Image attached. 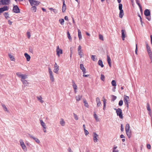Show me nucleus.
<instances>
[{
    "mask_svg": "<svg viewBox=\"0 0 152 152\" xmlns=\"http://www.w3.org/2000/svg\"><path fill=\"white\" fill-rule=\"evenodd\" d=\"M83 102L84 103V106L88 108L89 107V105L86 99H83Z\"/></svg>",
    "mask_w": 152,
    "mask_h": 152,
    "instance_id": "4be33fe9",
    "label": "nucleus"
},
{
    "mask_svg": "<svg viewBox=\"0 0 152 152\" xmlns=\"http://www.w3.org/2000/svg\"><path fill=\"white\" fill-rule=\"evenodd\" d=\"M73 115H74V118L76 120H78V118L77 116V115L75 113H73Z\"/></svg>",
    "mask_w": 152,
    "mask_h": 152,
    "instance_id": "a18cd8bd",
    "label": "nucleus"
},
{
    "mask_svg": "<svg viewBox=\"0 0 152 152\" xmlns=\"http://www.w3.org/2000/svg\"><path fill=\"white\" fill-rule=\"evenodd\" d=\"M60 123V124L62 126H64L65 125V122L63 118H61V119Z\"/></svg>",
    "mask_w": 152,
    "mask_h": 152,
    "instance_id": "a878e982",
    "label": "nucleus"
},
{
    "mask_svg": "<svg viewBox=\"0 0 152 152\" xmlns=\"http://www.w3.org/2000/svg\"><path fill=\"white\" fill-rule=\"evenodd\" d=\"M4 15L6 19H8L10 18L9 14L8 12H5L4 13Z\"/></svg>",
    "mask_w": 152,
    "mask_h": 152,
    "instance_id": "f704fd0d",
    "label": "nucleus"
},
{
    "mask_svg": "<svg viewBox=\"0 0 152 152\" xmlns=\"http://www.w3.org/2000/svg\"><path fill=\"white\" fill-rule=\"evenodd\" d=\"M94 118H95L96 121L97 122L99 121V119L97 115L96 114V113L95 112L94 113Z\"/></svg>",
    "mask_w": 152,
    "mask_h": 152,
    "instance_id": "2f4dec72",
    "label": "nucleus"
},
{
    "mask_svg": "<svg viewBox=\"0 0 152 152\" xmlns=\"http://www.w3.org/2000/svg\"><path fill=\"white\" fill-rule=\"evenodd\" d=\"M111 59L110 57L108 56H107V61L108 64H109L110 63H111Z\"/></svg>",
    "mask_w": 152,
    "mask_h": 152,
    "instance_id": "c03bdc74",
    "label": "nucleus"
},
{
    "mask_svg": "<svg viewBox=\"0 0 152 152\" xmlns=\"http://www.w3.org/2000/svg\"><path fill=\"white\" fill-rule=\"evenodd\" d=\"M122 38L123 40H124V38L126 37V32L125 30H121Z\"/></svg>",
    "mask_w": 152,
    "mask_h": 152,
    "instance_id": "f3484780",
    "label": "nucleus"
},
{
    "mask_svg": "<svg viewBox=\"0 0 152 152\" xmlns=\"http://www.w3.org/2000/svg\"><path fill=\"white\" fill-rule=\"evenodd\" d=\"M41 124L43 127V128H46V126L45 124L44 123L42 120H40Z\"/></svg>",
    "mask_w": 152,
    "mask_h": 152,
    "instance_id": "393cba45",
    "label": "nucleus"
},
{
    "mask_svg": "<svg viewBox=\"0 0 152 152\" xmlns=\"http://www.w3.org/2000/svg\"><path fill=\"white\" fill-rule=\"evenodd\" d=\"M104 78H105L104 76L102 74H101V79L102 80L104 81Z\"/></svg>",
    "mask_w": 152,
    "mask_h": 152,
    "instance_id": "49530a36",
    "label": "nucleus"
},
{
    "mask_svg": "<svg viewBox=\"0 0 152 152\" xmlns=\"http://www.w3.org/2000/svg\"><path fill=\"white\" fill-rule=\"evenodd\" d=\"M136 3L138 6H140L141 5L139 2V0H135Z\"/></svg>",
    "mask_w": 152,
    "mask_h": 152,
    "instance_id": "5fc2aeb1",
    "label": "nucleus"
},
{
    "mask_svg": "<svg viewBox=\"0 0 152 152\" xmlns=\"http://www.w3.org/2000/svg\"><path fill=\"white\" fill-rule=\"evenodd\" d=\"M96 101L97 103V107H99L101 105V103L100 101V99L97 97L96 98Z\"/></svg>",
    "mask_w": 152,
    "mask_h": 152,
    "instance_id": "dca6fc26",
    "label": "nucleus"
},
{
    "mask_svg": "<svg viewBox=\"0 0 152 152\" xmlns=\"http://www.w3.org/2000/svg\"><path fill=\"white\" fill-rule=\"evenodd\" d=\"M9 9V7L7 6H4L0 8V15L3 12L7 11Z\"/></svg>",
    "mask_w": 152,
    "mask_h": 152,
    "instance_id": "9d476101",
    "label": "nucleus"
},
{
    "mask_svg": "<svg viewBox=\"0 0 152 152\" xmlns=\"http://www.w3.org/2000/svg\"><path fill=\"white\" fill-rule=\"evenodd\" d=\"M126 132L131 131L130 130L129 124H127L125 127Z\"/></svg>",
    "mask_w": 152,
    "mask_h": 152,
    "instance_id": "412c9836",
    "label": "nucleus"
},
{
    "mask_svg": "<svg viewBox=\"0 0 152 152\" xmlns=\"http://www.w3.org/2000/svg\"><path fill=\"white\" fill-rule=\"evenodd\" d=\"M121 131L122 132H123L124 131V128L123 126V125L122 124H121Z\"/></svg>",
    "mask_w": 152,
    "mask_h": 152,
    "instance_id": "680f3d73",
    "label": "nucleus"
},
{
    "mask_svg": "<svg viewBox=\"0 0 152 152\" xmlns=\"http://www.w3.org/2000/svg\"><path fill=\"white\" fill-rule=\"evenodd\" d=\"M98 64L102 67H103L104 66V65L103 64L102 61L101 60H99L98 62Z\"/></svg>",
    "mask_w": 152,
    "mask_h": 152,
    "instance_id": "cd10ccee",
    "label": "nucleus"
},
{
    "mask_svg": "<svg viewBox=\"0 0 152 152\" xmlns=\"http://www.w3.org/2000/svg\"><path fill=\"white\" fill-rule=\"evenodd\" d=\"M147 147L148 149H150L151 148V145L150 144H148L147 145Z\"/></svg>",
    "mask_w": 152,
    "mask_h": 152,
    "instance_id": "052dcab7",
    "label": "nucleus"
},
{
    "mask_svg": "<svg viewBox=\"0 0 152 152\" xmlns=\"http://www.w3.org/2000/svg\"><path fill=\"white\" fill-rule=\"evenodd\" d=\"M27 75H26L22 74L21 75L20 78H21V79L25 80V79L27 78Z\"/></svg>",
    "mask_w": 152,
    "mask_h": 152,
    "instance_id": "c9c22d12",
    "label": "nucleus"
},
{
    "mask_svg": "<svg viewBox=\"0 0 152 152\" xmlns=\"http://www.w3.org/2000/svg\"><path fill=\"white\" fill-rule=\"evenodd\" d=\"M144 14L145 16L147 17L146 18V19L150 21L151 19V17L150 16L151 12L148 9L145 10L144 12Z\"/></svg>",
    "mask_w": 152,
    "mask_h": 152,
    "instance_id": "f03ea898",
    "label": "nucleus"
},
{
    "mask_svg": "<svg viewBox=\"0 0 152 152\" xmlns=\"http://www.w3.org/2000/svg\"><path fill=\"white\" fill-rule=\"evenodd\" d=\"M21 81L23 82V84L25 86H27L28 84V82L25 80H21Z\"/></svg>",
    "mask_w": 152,
    "mask_h": 152,
    "instance_id": "c756f323",
    "label": "nucleus"
},
{
    "mask_svg": "<svg viewBox=\"0 0 152 152\" xmlns=\"http://www.w3.org/2000/svg\"><path fill=\"white\" fill-rule=\"evenodd\" d=\"M9 56L12 61H13V59H14L13 56L10 54L9 55Z\"/></svg>",
    "mask_w": 152,
    "mask_h": 152,
    "instance_id": "09e8293b",
    "label": "nucleus"
},
{
    "mask_svg": "<svg viewBox=\"0 0 152 152\" xmlns=\"http://www.w3.org/2000/svg\"><path fill=\"white\" fill-rule=\"evenodd\" d=\"M48 69L50 80L52 82H53L54 81V78L53 72L50 67H48Z\"/></svg>",
    "mask_w": 152,
    "mask_h": 152,
    "instance_id": "423d86ee",
    "label": "nucleus"
},
{
    "mask_svg": "<svg viewBox=\"0 0 152 152\" xmlns=\"http://www.w3.org/2000/svg\"><path fill=\"white\" fill-rule=\"evenodd\" d=\"M12 11L13 12L15 13H18L20 12L19 9L17 5H15L14 6Z\"/></svg>",
    "mask_w": 152,
    "mask_h": 152,
    "instance_id": "1a4fd4ad",
    "label": "nucleus"
},
{
    "mask_svg": "<svg viewBox=\"0 0 152 152\" xmlns=\"http://www.w3.org/2000/svg\"><path fill=\"white\" fill-rule=\"evenodd\" d=\"M28 135L31 138L33 139L37 143H39L40 142L39 140L36 137H34V136L31 135V134H28Z\"/></svg>",
    "mask_w": 152,
    "mask_h": 152,
    "instance_id": "f8f14e48",
    "label": "nucleus"
},
{
    "mask_svg": "<svg viewBox=\"0 0 152 152\" xmlns=\"http://www.w3.org/2000/svg\"><path fill=\"white\" fill-rule=\"evenodd\" d=\"M147 110L148 111H150L151 110V109L150 108V104L148 103H147Z\"/></svg>",
    "mask_w": 152,
    "mask_h": 152,
    "instance_id": "37998d69",
    "label": "nucleus"
},
{
    "mask_svg": "<svg viewBox=\"0 0 152 152\" xmlns=\"http://www.w3.org/2000/svg\"><path fill=\"white\" fill-rule=\"evenodd\" d=\"M20 146H21L22 148L23 151L26 152L27 151V148L24 143L22 139H20Z\"/></svg>",
    "mask_w": 152,
    "mask_h": 152,
    "instance_id": "7ed1b4c3",
    "label": "nucleus"
},
{
    "mask_svg": "<svg viewBox=\"0 0 152 152\" xmlns=\"http://www.w3.org/2000/svg\"><path fill=\"white\" fill-rule=\"evenodd\" d=\"M84 131L85 134L86 135H87L88 134H89V132L87 130H86V129H84Z\"/></svg>",
    "mask_w": 152,
    "mask_h": 152,
    "instance_id": "8fccbe9b",
    "label": "nucleus"
},
{
    "mask_svg": "<svg viewBox=\"0 0 152 152\" xmlns=\"http://www.w3.org/2000/svg\"><path fill=\"white\" fill-rule=\"evenodd\" d=\"M148 54L151 60H152V54L151 52L148 53Z\"/></svg>",
    "mask_w": 152,
    "mask_h": 152,
    "instance_id": "4d7b16f0",
    "label": "nucleus"
},
{
    "mask_svg": "<svg viewBox=\"0 0 152 152\" xmlns=\"http://www.w3.org/2000/svg\"><path fill=\"white\" fill-rule=\"evenodd\" d=\"M69 152H73L71 150V149L70 148H69L68 149Z\"/></svg>",
    "mask_w": 152,
    "mask_h": 152,
    "instance_id": "0e129e2a",
    "label": "nucleus"
},
{
    "mask_svg": "<svg viewBox=\"0 0 152 152\" xmlns=\"http://www.w3.org/2000/svg\"><path fill=\"white\" fill-rule=\"evenodd\" d=\"M95 55H92L91 56V59L94 61H96L97 59L96 58H95Z\"/></svg>",
    "mask_w": 152,
    "mask_h": 152,
    "instance_id": "a19ab883",
    "label": "nucleus"
},
{
    "mask_svg": "<svg viewBox=\"0 0 152 152\" xmlns=\"http://www.w3.org/2000/svg\"><path fill=\"white\" fill-rule=\"evenodd\" d=\"M67 36L68 38L69 39L70 41H71L72 40V37L70 36V34L69 31H67Z\"/></svg>",
    "mask_w": 152,
    "mask_h": 152,
    "instance_id": "e433bc0d",
    "label": "nucleus"
},
{
    "mask_svg": "<svg viewBox=\"0 0 152 152\" xmlns=\"http://www.w3.org/2000/svg\"><path fill=\"white\" fill-rule=\"evenodd\" d=\"M72 86L74 90H77V85L75 83L74 81H72Z\"/></svg>",
    "mask_w": 152,
    "mask_h": 152,
    "instance_id": "5701e85b",
    "label": "nucleus"
},
{
    "mask_svg": "<svg viewBox=\"0 0 152 152\" xmlns=\"http://www.w3.org/2000/svg\"><path fill=\"white\" fill-rule=\"evenodd\" d=\"M80 68L81 70H82L83 74L86 73V69L84 67V65L83 64H80Z\"/></svg>",
    "mask_w": 152,
    "mask_h": 152,
    "instance_id": "a211bd4d",
    "label": "nucleus"
},
{
    "mask_svg": "<svg viewBox=\"0 0 152 152\" xmlns=\"http://www.w3.org/2000/svg\"><path fill=\"white\" fill-rule=\"evenodd\" d=\"M118 9L120 10L119 14V17L120 18H122L124 15V12L122 9V4H118Z\"/></svg>",
    "mask_w": 152,
    "mask_h": 152,
    "instance_id": "f257e3e1",
    "label": "nucleus"
},
{
    "mask_svg": "<svg viewBox=\"0 0 152 152\" xmlns=\"http://www.w3.org/2000/svg\"><path fill=\"white\" fill-rule=\"evenodd\" d=\"M16 75L19 77H20L21 75H22V74H21L20 72H17L16 73Z\"/></svg>",
    "mask_w": 152,
    "mask_h": 152,
    "instance_id": "603ef678",
    "label": "nucleus"
},
{
    "mask_svg": "<svg viewBox=\"0 0 152 152\" xmlns=\"http://www.w3.org/2000/svg\"><path fill=\"white\" fill-rule=\"evenodd\" d=\"M81 47L80 45L78 46V53L79 56H80V58H81L83 54V53L82 52V50L81 49Z\"/></svg>",
    "mask_w": 152,
    "mask_h": 152,
    "instance_id": "0eeeda50",
    "label": "nucleus"
},
{
    "mask_svg": "<svg viewBox=\"0 0 152 152\" xmlns=\"http://www.w3.org/2000/svg\"><path fill=\"white\" fill-rule=\"evenodd\" d=\"M151 44L152 45V35H150Z\"/></svg>",
    "mask_w": 152,
    "mask_h": 152,
    "instance_id": "774afa93",
    "label": "nucleus"
},
{
    "mask_svg": "<svg viewBox=\"0 0 152 152\" xmlns=\"http://www.w3.org/2000/svg\"><path fill=\"white\" fill-rule=\"evenodd\" d=\"M27 35L28 38V39H30L31 37L30 33L29 32H27Z\"/></svg>",
    "mask_w": 152,
    "mask_h": 152,
    "instance_id": "3c124183",
    "label": "nucleus"
},
{
    "mask_svg": "<svg viewBox=\"0 0 152 152\" xmlns=\"http://www.w3.org/2000/svg\"><path fill=\"white\" fill-rule=\"evenodd\" d=\"M53 11L55 13H56L57 12V10L55 9H53Z\"/></svg>",
    "mask_w": 152,
    "mask_h": 152,
    "instance_id": "e2e57ef3",
    "label": "nucleus"
},
{
    "mask_svg": "<svg viewBox=\"0 0 152 152\" xmlns=\"http://www.w3.org/2000/svg\"><path fill=\"white\" fill-rule=\"evenodd\" d=\"M146 49L148 53H151V51L150 49V48L148 45L147 42H146Z\"/></svg>",
    "mask_w": 152,
    "mask_h": 152,
    "instance_id": "6ab92c4d",
    "label": "nucleus"
},
{
    "mask_svg": "<svg viewBox=\"0 0 152 152\" xmlns=\"http://www.w3.org/2000/svg\"><path fill=\"white\" fill-rule=\"evenodd\" d=\"M82 97V95H78L75 96V98L77 101H79Z\"/></svg>",
    "mask_w": 152,
    "mask_h": 152,
    "instance_id": "b1692460",
    "label": "nucleus"
},
{
    "mask_svg": "<svg viewBox=\"0 0 152 152\" xmlns=\"http://www.w3.org/2000/svg\"><path fill=\"white\" fill-rule=\"evenodd\" d=\"M111 84L113 86H116V82L115 80H113L112 81Z\"/></svg>",
    "mask_w": 152,
    "mask_h": 152,
    "instance_id": "ea45409f",
    "label": "nucleus"
},
{
    "mask_svg": "<svg viewBox=\"0 0 152 152\" xmlns=\"http://www.w3.org/2000/svg\"><path fill=\"white\" fill-rule=\"evenodd\" d=\"M139 7L140 8V11L141 13H142L143 12H142V10L141 6L140 5V6H139Z\"/></svg>",
    "mask_w": 152,
    "mask_h": 152,
    "instance_id": "13d9d810",
    "label": "nucleus"
},
{
    "mask_svg": "<svg viewBox=\"0 0 152 152\" xmlns=\"http://www.w3.org/2000/svg\"><path fill=\"white\" fill-rule=\"evenodd\" d=\"M129 97L128 96H127L126 95H124V101L125 104H129Z\"/></svg>",
    "mask_w": 152,
    "mask_h": 152,
    "instance_id": "6e6552de",
    "label": "nucleus"
},
{
    "mask_svg": "<svg viewBox=\"0 0 152 152\" xmlns=\"http://www.w3.org/2000/svg\"><path fill=\"white\" fill-rule=\"evenodd\" d=\"M29 2L30 4L32 6H37L39 4L40 2L34 0H29Z\"/></svg>",
    "mask_w": 152,
    "mask_h": 152,
    "instance_id": "39448f33",
    "label": "nucleus"
},
{
    "mask_svg": "<svg viewBox=\"0 0 152 152\" xmlns=\"http://www.w3.org/2000/svg\"><path fill=\"white\" fill-rule=\"evenodd\" d=\"M54 72L58 74V71L59 70V66L57 65L56 63H55L54 64Z\"/></svg>",
    "mask_w": 152,
    "mask_h": 152,
    "instance_id": "9b49d317",
    "label": "nucleus"
},
{
    "mask_svg": "<svg viewBox=\"0 0 152 152\" xmlns=\"http://www.w3.org/2000/svg\"><path fill=\"white\" fill-rule=\"evenodd\" d=\"M64 19L65 20H68V18L67 16H65L64 17Z\"/></svg>",
    "mask_w": 152,
    "mask_h": 152,
    "instance_id": "338daca9",
    "label": "nucleus"
},
{
    "mask_svg": "<svg viewBox=\"0 0 152 152\" xmlns=\"http://www.w3.org/2000/svg\"><path fill=\"white\" fill-rule=\"evenodd\" d=\"M1 105L5 111H8L7 107L4 104H2Z\"/></svg>",
    "mask_w": 152,
    "mask_h": 152,
    "instance_id": "4c0bfd02",
    "label": "nucleus"
},
{
    "mask_svg": "<svg viewBox=\"0 0 152 152\" xmlns=\"http://www.w3.org/2000/svg\"><path fill=\"white\" fill-rule=\"evenodd\" d=\"M126 134L129 138L131 136L132 133L131 131H129L126 132Z\"/></svg>",
    "mask_w": 152,
    "mask_h": 152,
    "instance_id": "7c9ffc66",
    "label": "nucleus"
},
{
    "mask_svg": "<svg viewBox=\"0 0 152 152\" xmlns=\"http://www.w3.org/2000/svg\"><path fill=\"white\" fill-rule=\"evenodd\" d=\"M37 98L38 100L41 103H43L44 102V101L42 100V98L41 96H37Z\"/></svg>",
    "mask_w": 152,
    "mask_h": 152,
    "instance_id": "473e14b6",
    "label": "nucleus"
},
{
    "mask_svg": "<svg viewBox=\"0 0 152 152\" xmlns=\"http://www.w3.org/2000/svg\"><path fill=\"white\" fill-rule=\"evenodd\" d=\"M56 52L58 56H59L60 54L62 53V50L61 49H59V47L58 46L57 47Z\"/></svg>",
    "mask_w": 152,
    "mask_h": 152,
    "instance_id": "2eb2a0df",
    "label": "nucleus"
},
{
    "mask_svg": "<svg viewBox=\"0 0 152 152\" xmlns=\"http://www.w3.org/2000/svg\"><path fill=\"white\" fill-rule=\"evenodd\" d=\"M1 2L3 5H8L10 2V0H1Z\"/></svg>",
    "mask_w": 152,
    "mask_h": 152,
    "instance_id": "4468645a",
    "label": "nucleus"
},
{
    "mask_svg": "<svg viewBox=\"0 0 152 152\" xmlns=\"http://www.w3.org/2000/svg\"><path fill=\"white\" fill-rule=\"evenodd\" d=\"M31 10L32 12H35L37 10V8L35 6H33L31 8Z\"/></svg>",
    "mask_w": 152,
    "mask_h": 152,
    "instance_id": "72a5a7b5",
    "label": "nucleus"
},
{
    "mask_svg": "<svg viewBox=\"0 0 152 152\" xmlns=\"http://www.w3.org/2000/svg\"><path fill=\"white\" fill-rule=\"evenodd\" d=\"M78 37L80 40L82 38V37L81 35V33L80 30L78 29Z\"/></svg>",
    "mask_w": 152,
    "mask_h": 152,
    "instance_id": "bb28decb",
    "label": "nucleus"
},
{
    "mask_svg": "<svg viewBox=\"0 0 152 152\" xmlns=\"http://www.w3.org/2000/svg\"><path fill=\"white\" fill-rule=\"evenodd\" d=\"M66 6L65 4H63L62 7V11L63 12H64L66 9Z\"/></svg>",
    "mask_w": 152,
    "mask_h": 152,
    "instance_id": "c85d7f7f",
    "label": "nucleus"
},
{
    "mask_svg": "<svg viewBox=\"0 0 152 152\" xmlns=\"http://www.w3.org/2000/svg\"><path fill=\"white\" fill-rule=\"evenodd\" d=\"M93 140L94 142H97L98 140L97 137H98V135L95 132L93 133Z\"/></svg>",
    "mask_w": 152,
    "mask_h": 152,
    "instance_id": "ddd939ff",
    "label": "nucleus"
},
{
    "mask_svg": "<svg viewBox=\"0 0 152 152\" xmlns=\"http://www.w3.org/2000/svg\"><path fill=\"white\" fill-rule=\"evenodd\" d=\"M24 56L26 59V60L27 61H29L30 60L31 57L29 55L26 53H25L24 54Z\"/></svg>",
    "mask_w": 152,
    "mask_h": 152,
    "instance_id": "aec40b11",
    "label": "nucleus"
},
{
    "mask_svg": "<svg viewBox=\"0 0 152 152\" xmlns=\"http://www.w3.org/2000/svg\"><path fill=\"white\" fill-rule=\"evenodd\" d=\"M117 115L118 116L119 118L121 119H122L123 118V116L122 114V111L121 109L118 108L116 112Z\"/></svg>",
    "mask_w": 152,
    "mask_h": 152,
    "instance_id": "20e7f679",
    "label": "nucleus"
},
{
    "mask_svg": "<svg viewBox=\"0 0 152 152\" xmlns=\"http://www.w3.org/2000/svg\"><path fill=\"white\" fill-rule=\"evenodd\" d=\"M59 22L61 25L64 24V20L63 19H60L59 20Z\"/></svg>",
    "mask_w": 152,
    "mask_h": 152,
    "instance_id": "58836bf2",
    "label": "nucleus"
},
{
    "mask_svg": "<svg viewBox=\"0 0 152 152\" xmlns=\"http://www.w3.org/2000/svg\"><path fill=\"white\" fill-rule=\"evenodd\" d=\"M106 99H104L103 101V103L104 105V106H106Z\"/></svg>",
    "mask_w": 152,
    "mask_h": 152,
    "instance_id": "bf43d9fd",
    "label": "nucleus"
},
{
    "mask_svg": "<svg viewBox=\"0 0 152 152\" xmlns=\"http://www.w3.org/2000/svg\"><path fill=\"white\" fill-rule=\"evenodd\" d=\"M111 96H112L111 100L112 101H114L117 98V97L114 95H112Z\"/></svg>",
    "mask_w": 152,
    "mask_h": 152,
    "instance_id": "79ce46f5",
    "label": "nucleus"
},
{
    "mask_svg": "<svg viewBox=\"0 0 152 152\" xmlns=\"http://www.w3.org/2000/svg\"><path fill=\"white\" fill-rule=\"evenodd\" d=\"M99 38L101 40H103V37L102 35H101V34L99 35Z\"/></svg>",
    "mask_w": 152,
    "mask_h": 152,
    "instance_id": "864d4df0",
    "label": "nucleus"
},
{
    "mask_svg": "<svg viewBox=\"0 0 152 152\" xmlns=\"http://www.w3.org/2000/svg\"><path fill=\"white\" fill-rule=\"evenodd\" d=\"M123 104V101L122 100H120L118 103V105L120 106H121Z\"/></svg>",
    "mask_w": 152,
    "mask_h": 152,
    "instance_id": "de8ad7c7",
    "label": "nucleus"
},
{
    "mask_svg": "<svg viewBox=\"0 0 152 152\" xmlns=\"http://www.w3.org/2000/svg\"><path fill=\"white\" fill-rule=\"evenodd\" d=\"M8 23L10 25H11L12 23V22L10 20H8Z\"/></svg>",
    "mask_w": 152,
    "mask_h": 152,
    "instance_id": "69168bd1",
    "label": "nucleus"
},
{
    "mask_svg": "<svg viewBox=\"0 0 152 152\" xmlns=\"http://www.w3.org/2000/svg\"><path fill=\"white\" fill-rule=\"evenodd\" d=\"M137 44H136V49L135 50V53L136 54H137Z\"/></svg>",
    "mask_w": 152,
    "mask_h": 152,
    "instance_id": "6e6d98bb",
    "label": "nucleus"
}]
</instances>
